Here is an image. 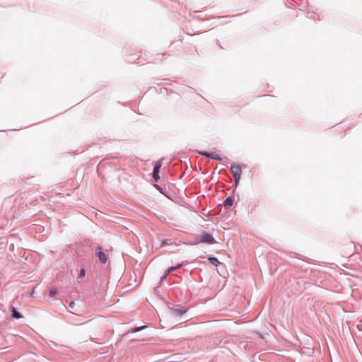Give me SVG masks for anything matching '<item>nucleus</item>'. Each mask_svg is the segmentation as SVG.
Returning a JSON list of instances; mask_svg holds the SVG:
<instances>
[{
    "mask_svg": "<svg viewBox=\"0 0 362 362\" xmlns=\"http://www.w3.org/2000/svg\"><path fill=\"white\" fill-rule=\"evenodd\" d=\"M168 308L170 310V315L175 317H179L185 314L187 311L184 306L180 305H175L173 302H170L168 304Z\"/></svg>",
    "mask_w": 362,
    "mask_h": 362,
    "instance_id": "f257e3e1",
    "label": "nucleus"
},
{
    "mask_svg": "<svg viewBox=\"0 0 362 362\" xmlns=\"http://www.w3.org/2000/svg\"><path fill=\"white\" fill-rule=\"evenodd\" d=\"M207 243L209 245L216 243V240L212 235L209 234L206 231L203 230L200 237L196 238V243Z\"/></svg>",
    "mask_w": 362,
    "mask_h": 362,
    "instance_id": "f03ea898",
    "label": "nucleus"
},
{
    "mask_svg": "<svg viewBox=\"0 0 362 362\" xmlns=\"http://www.w3.org/2000/svg\"><path fill=\"white\" fill-rule=\"evenodd\" d=\"M96 256L101 264H105L107 261V256L103 250L100 245H97L95 247Z\"/></svg>",
    "mask_w": 362,
    "mask_h": 362,
    "instance_id": "7ed1b4c3",
    "label": "nucleus"
},
{
    "mask_svg": "<svg viewBox=\"0 0 362 362\" xmlns=\"http://www.w3.org/2000/svg\"><path fill=\"white\" fill-rule=\"evenodd\" d=\"M198 153L201 156H204L208 158H210V159H213V160H218V161L222 160V158L221 156H219L218 154H216V152H214V151L207 152V151H198Z\"/></svg>",
    "mask_w": 362,
    "mask_h": 362,
    "instance_id": "20e7f679",
    "label": "nucleus"
},
{
    "mask_svg": "<svg viewBox=\"0 0 362 362\" xmlns=\"http://www.w3.org/2000/svg\"><path fill=\"white\" fill-rule=\"evenodd\" d=\"M231 173L234 179H240L242 175V170L240 165L233 164L230 167Z\"/></svg>",
    "mask_w": 362,
    "mask_h": 362,
    "instance_id": "39448f33",
    "label": "nucleus"
},
{
    "mask_svg": "<svg viewBox=\"0 0 362 362\" xmlns=\"http://www.w3.org/2000/svg\"><path fill=\"white\" fill-rule=\"evenodd\" d=\"M161 165H162L161 162L157 161L153 168L152 177H153V180L156 182L158 181V180L160 179L159 173H160Z\"/></svg>",
    "mask_w": 362,
    "mask_h": 362,
    "instance_id": "423d86ee",
    "label": "nucleus"
},
{
    "mask_svg": "<svg viewBox=\"0 0 362 362\" xmlns=\"http://www.w3.org/2000/svg\"><path fill=\"white\" fill-rule=\"evenodd\" d=\"M9 310L11 312V315L13 318L16 320L23 318V315L13 306H11Z\"/></svg>",
    "mask_w": 362,
    "mask_h": 362,
    "instance_id": "0eeeda50",
    "label": "nucleus"
},
{
    "mask_svg": "<svg viewBox=\"0 0 362 362\" xmlns=\"http://www.w3.org/2000/svg\"><path fill=\"white\" fill-rule=\"evenodd\" d=\"M235 199L233 197H227L223 202V204L226 209H230L234 204Z\"/></svg>",
    "mask_w": 362,
    "mask_h": 362,
    "instance_id": "6e6552de",
    "label": "nucleus"
},
{
    "mask_svg": "<svg viewBox=\"0 0 362 362\" xmlns=\"http://www.w3.org/2000/svg\"><path fill=\"white\" fill-rule=\"evenodd\" d=\"M47 344L52 349H58V348H62V346H63L62 345L56 343L55 341H54L52 340L47 341Z\"/></svg>",
    "mask_w": 362,
    "mask_h": 362,
    "instance_id": "1a4fd4ad",
    "label": "nucleus"
},
{
    "mask_svg": "<svg viewBox=\"0 0 362 362\" xmlns=\"http://www.w3.org/2000/svg\"><path fill=\"white\" fill-rule=\"evenodd\" d=\"M208 260L209 262L214 265V266H218V264H221V262H219V260L218 259V258L215 257H209L208 258Z\"/></svg>",
    "mask_w": 362,
    "mask_h": 362,
    "instance_id": "9d476101",
    "label": "nucleus"
},
{
    "mask_svg": "<svg viewBox=\"0 0 362 362\" xmlns=\"http://www.w3.org/2000/svg\"><path fill=\"white\" fill-rule=\"evenodd\" d=\"M146 327V325H143V326H140V327H134L130 329V332L136 333V332L143 330Z\"/></svg>",
    "mask_w": 362,
    "mask_h": 362,
    "instance_id": "9b49d317",
    "label": "nucleus"
},
{
    "mask_svg": "<svg viewBox=\"0 0 362 362\" xmlns=\"http://www.w3.org/2000/svg\"><path fill=\"white\" fill-rule=\"evenodd\" d=\"M182 265V264H178L176 266H172V267H168L167 269V273H171V272H174L177 269L181 267Z\"/></svg>",
    "mask_w": 362,
    "mask_h": 362,
    "instance_id": "f8f14e48",
    "label": "nucleus"
},
{
    "mask_svg": "<svg viewBox=\"0 0 362 362\" xmlns=\"http://www.w3.org/2000/svg\"><path fill=\"white\" fill-rule=\"evenodd\" d=\"M172 244H173L172 239H165L164 240L162 241L160 246L165 247V246L170 245Z\"/></svg>",
    "mask_w": 362,
    "mask_h": 362,
    "instance_id": "ddd939ff",
    "label": "nucleus"
},
{
    "mask_svg": "<svg viewBox=\"0 0 362 362\" xmlns=\"http://www.w3.org/2000/svg\"><path fill=\"white\" fill-rule=\"evenodd\" d=\"M154 187L161 194H165L164 189L160 185H159L158 184H154Z\"/></svg>",
    "mask_w": 362,
    "mask_h": 362,
    "instance_id": "4468645a",
    "label": "nucleus"
},
{
    "mask_svg": "<svg viewBox=\"0 0 362 362\" xmlns=\"http://www.w3.org/2000/svg\"><path fill=\"white\" fill-rule=\"evenodd\" d=\"M85 275H86V269L84 268H81L80 269L78 278L82 279L85 276Z\"/></svg>",
    "mask_w": 362,
    "mask_h": 362,
    "instance_id": "2eb2a0df",
    "label": "nucleus"
},
{
    "mask_svg": "<svg viewBox=\"0 0 362 362\" xmlns=\"http://www.w3.org/2000/svg\"><path fill=\"white\" fill-rule=\"evenodd\" d=\"M57 293V290L54 288H51L49 291V296L52 298L54 297Z\"/></svg>",
    "mask_w": 362,
    "mask_h": 362,
    "instance_id": "dca6fc26",
    "label": "nucleus"
},
{
    "mask_svg": "<svg viewBox=\"0 0 362 362\" xmlns=\"http://www.w3.org/2000/svg\"><path fill=\"white\" fill-rule=\"evenodd\" d=\"M169 274H170V273H167V269H166V270H165V273H164V274H163V276H162V277H161V279H161V280H164V279H166V277L168 276V275Z\"/></svg>",
    "mask_w": 362,
    "mask_h": 362,
    "instance_id": "f3484780",
    "label": "nucleus"
},
{
    "mask_svg": "<svg viewBox=\"0 0 362 362\" xmlns=\"http://www.w3.org/2000/svg\"><path fill=\"white\" fill-rule=\"evenodd\" d=\"M75 302L74 301H71L69 304V307L74 309V306H75Z\"/></svg>",
    "mask_w": 362,
    "mask_h": 362,
    "instance_id": "a211bd4d",
    "label": "nucleus"
},
{
    "mask_svg": "<svg viewBox=\"0 0 362 362\" xmlns=\"http://www.w3.org/2000/svg\"><path fill=\"white\" fill-rule=\"evenodd\" d=\"M240 179H235V187L236 188L240 184Z\"/></svg>",
    "mask_w": 362,
    "mask_h": 362,
    "instance_id": "6ab92c4d",
    "label": "nucleus"
}]
</instances>
